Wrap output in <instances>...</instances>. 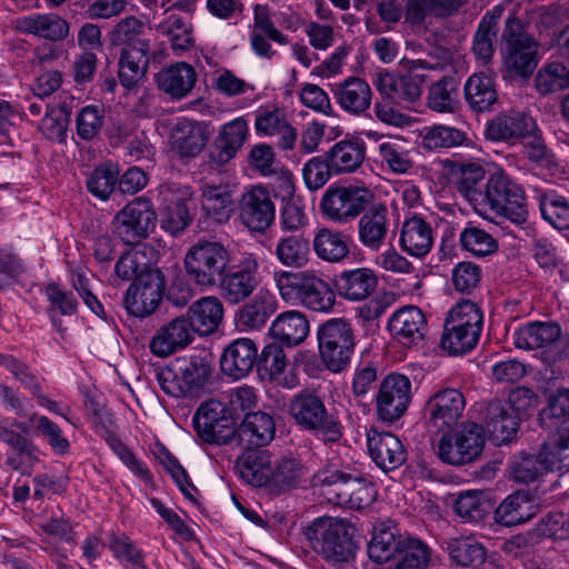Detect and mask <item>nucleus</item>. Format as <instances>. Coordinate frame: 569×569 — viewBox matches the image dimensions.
<instances>
[{
	"mask_svg": "<svg viewBox=\"0 0 569 569\" xmlns=\"http://www.w3.org/2000/svg\"><path fill=\"white\" fill-rule=\"evenodd\" d=\"M326 157L335 174L351 173L358 170L366 159V143L358 137H347L336 142L326 152Z\"/></svg>",
	"mask_w": 569,
	"mask_h": 569,
	"instance_id": "7c9ffc66",
	"label": "nucleus"
},
{
	"mask_svg": "<svg viewBox=\"0 0 569 569\" xmlns=\"http://www.w3.org/2000/svg\"><path fill=\"white\" fill-rule=\"evenodd\" d=\"M161 227L171 234L182 232L192 221L193 191L189 186L163 183L158 191Z\"/></svg>",
	"mask_w": 569,
	"mask_h": 569,
	"instance_id": "9b49d317",
	"label": "nucleus"
},
{
	"mask_svg": "<svg viewBox=\"0 0 569 569\" xmlns=\"http://www.w3.org/2000/svg\"><path fill=\"white\" fill-rule=\"evenodd\" d=\"M388 327L400 343L411 346L423 339L427 330V321L419 308L407 306L391 316Z\"/></svg>",
	"mask_w": 569,
	"mask_h": 569,
	"instance_id": "c756f323",
	"label": "nucleus"
},
{
	"mask_svg": "<svg viewBox=\"0 0 569 569\" xmlns=\"http://www.w3.org/2000/svg\"><path fill=\"white\" fill-rule=\"evenodd\" d=\"M535 87L543 96L569 88V69L559 62L548 64L537 72Z\"/></svg>",
	"mask_w": 569,
	"mask_h": 569,
	"instance_id": "338daca9",
	"label": "nucleus"
},
{
	"mask_svg": "<svg viewBox=\"0 0 569 569\" xmlns=\"http://www.w3.org/2000/svg\"><path fill=\"white\" fill-rule=\"evenodd\" d=\"M164 289L166 279L160 269H143L128 287L123 297V306L131 316L146 318L158 308Z\"/></svg>",
	"mask_w": 569,
	"mask_h": 569,
	"instance_id": "ddd939ff",
	"label": "nucleus"
},
{
	"mask_svg": "<svg viewBox=\"0 0 569 569\" xmlns=\"http://www.w3.org/2000/svg\"><path fill=\"white\" fill-rule=\"evenodd\" d=\"M277 301L269 292L260 291L237 313V322L246 329H260L274 313Z\"/></svg>",
	"mask_w": 569,
	"mask_h": 569,
	"instance_id": "de8ad7c7",
	"label": "nucleus"
},
{
	"mask_svg": "<svg viewBox=\"0 0 569 569\" xmlns=\"http://www.w3.org/2000/svg\"><path fill=\"white\" fill-rule=\"evenodd\" d=\"M340 297L349 301L369 298L378 286V278L370 268H356L342 271L336 280Z\"/></svg>",
	"mask_w": 569,
	"mask_h": 569,
	"instance_id": "2f4dec72",
	"label": "nucleus"
},
{
	"mask_svg": "<svg viewBox=\"0 0 569 569\" xmlns=\"http://www.w3.org/2000/svg\"><path fill=\"white\" fill-rule=\"evenodd\" d=\"M485 170L478 163L461 166L456 179V189L473 204H482Z\"/></svg>",
	"mask_w": 569,
	"mask_h": 569,
	"instance_id": "13d9d810",
	"label": "nucleus"
},
{
	"mask_svg": "<svg viewBox=\"0 0 569 569\" xmlns=\"http://www.w3.org/2000/svg\"><path fill=\"white\" fill-rule=\"evenodd\" d=\"M367 446L371 459L383 471L395 470L406 461L403 445L391 432L370 429L367 433Z\"/></svg>",
	"mask_w": 569,
	"mask_h": 569,
	"instance_id": "b1692460",
	"label": "nucleus"
},
{
	"mask_svg": "<svg viewBox=\"0 0 569 569\" xmlns=\"http://www.w3.org/2000/svg\"><path fill=\"white\" fill-rule=\"evenodd\" d=\"M465 407L466 400L459 390L448 388L438 391L426 405L428 423L437 431L451 428L462 416Z\"/></svg>",
	"mask_w": 569,
	"mask_h": 569,
	"instance_id": "412c9836",
	"label": "nucleus"
},
{
	"mask_svg": "<svg viewBox=\"0 0 569 569\" xmlns=\"http://www.w3.org/2000/svg\"><path fill=\"white\" fill-rule=\"evenodd\" d=\"M430 549L413 538L403 539L388 569H428Z\"/></svg>",
	"mask_w": 569,
	"mask_h": 569,
	"instance_id": "5fc2aeb1",
	"label": "nucleus"
},
{
	"mask_svg": "<svg viewBox=\"0 0 569 569\" xmlns=\"http://www.w3.org/2000/svg\"><path fill=\"white\" fill-rule=\"evenodd\" d=\"M433 230L420 217L406 219L400 232V247L408 254L417 258L425 257L432 248Z\"/></svg>",
	"mask_w": 569,
	"mask_h": 569,
	"instance_id": "f704fd0d",
	"label": "nucleus"
},
{
	"mask_svg": "<svg viewBox=\"0 0 569 569\" xmlns=\"http://www.w3.org/2000/svg\"><path fill=\"white\" fill-rule=\"evenodd\" d=\"M109 40L112 46L121 47V52L150 51V42L144 38V23L133 16L119 20L110 31Z\"/></svg>",
	"mask_w": 569,
	"mask_h": 569,
	"instance_id": "ea45409f",
	"label": "nucleus"
},
{
	"mask_svg": "<svg viewBox=\"0 0 569 569\" xmlns=\"http://www.w3.org/2000/svg\"><path fill=\"white\" fill-rule=\"evenodd\" d=\"M108 546L124 569H148L143 551L128 536L111 533Z\"/></svg>",
	"mask_w": 569,
	"mask_h": 569,
	"instance_id": "e2e57ef3",
	"label": "nucleus"
},
{
	"mask_svg": "<svg viewBox=\"0 0 569 569\" xmlns=\"http://www.w3.org/2000/svg\"><path fill=\"white\" fill-rule=\"evenodd\" d=\"M239 219L251 232L263 233L273 222L276 207L269 191L253 186L239 200Z\"/></svg>",
	"mask_w": 569,
	"mask_h": 569,
	"instance_id": "6ab92c4d",
	"label": "nucleus"
},
{
	"mask_svg": "<svg viewBox=\"0 0 569 569\" xmlns=\"http://www.w3.org/2000/svg\"><path fill=\"white\" fill-rule=\"evenodd\" d=\"M485 428L469 421L455 432L443 433L437 447V456L448 465L462 466L475 461L485 446Z\"/></svg>",
	"mask_w": 569,
	"mask_h": 569,
	"instance_id": "9d476101",
	"label": "nucleus"
},
{
	"mask_svg": "<svg viewBox=\"0 0 569 569\" xmlns=\"http://www.w3.org/2000/svg\"><path fill=\"white\" fill-rule=\"evenodd\" d=\"M465 100L476 112L489 110L497 101V91L492 79L485 73H475L463 87Z\"/></svg>",
	"mask_w": 569,
	"mask_h": 569,
	"instance_id": "3c124183",
	"label": "nucleus"
},
{
	"mask_svg": "<svg viewBox=\"0 0 569 569\" xmlns=\"http://www.w3.org/2000/svg\"><path fill=\"white\" fill-rule=\"evenodd\" d=\"M249 41L252 51L260 58L271 59L276 54L269 41L279 46L289 43V39L274 24L267 6L256 4L253 8V24Z\"/></svg>",
	"mask_w": 569,
	"mask_h": 569,
	"instance_id": "5701e85b",
	"label": "nucleus"
},
{
	"mask_svg": "<svg viewBox=\"0 0 569 569\" xmlns=\"http://www.w3.org/2000/svg\"><path fill=\"white\" fill-rule=\"evenodd\" d=\"M274 256L287 268H305L310 260L309 239L302 233L281 237L276 244Z\"/></svg>",
	"mask_w": 569,
	"mask_h": 569,
	"instance_id": "09e8293b",
	"label": "nucleus"
},
{
	"mask_svg": "<svg viewBox=\"0 0 569 569\" xmlns=\"http://www.w3.org/2000/svg\"><path fill=\"white\" fill-rule=\"evenodd\" d=\"M317 337L319 355L325 367L335 373L346 369L356 346L351 323L341 318L327 320L319 326Z\"/></svg>",
	"mask_w": 569,
	"mask_h": 569,
	"instance_id": "0eeeda50",
	"label": "nucleus"
},
{
	"mask_svg": "<svg viewBox=\"0 0 569 569\" xmlns=\"http://www.w3.org/2000/svg\"><path fill=\"white\" fill-rule=\"evenodd\" d=\"M201 211L214 222H227L233 211L232 194L228 186L204 184L201 188Z\"/></svg>",
	"mask_w": 569,
	"mask_h": 569,
	"instance_id": "37998d69",
	"label": "nucleus"
},
{
	"mask_svg": "<svg viewBox=\"0 0 569 569\" xmlns=\"http://www.w3.org/2000/svg\"><path fill=\"white\" fill-rule=\"evenodd\" d=\"M229 263V250L221 242L208 240H200L191 246L183 260L190 280L204 289L217 284Z\"/></svg>",
	"mask_w": 569,
	"mask_h": 569,
	"instance_id": "423d86ee",
	"label": "nucleus"
},
{
	"mask_svg": "<svg viewBox=\"0 0 569 569\" xmlns=\"http://www.w3.org/2000/svg\"><path fill=\"white\" fill-rule=\"evenodd\" d=\"M373 197L365 186H330L321 197L319 209L326 219L347 224L369 207Z\"/></svg>",
	"mask_w": 569,
	"mask_h": 569,
	"instance_id": "6e6552de",
	"label": "nucleus"
},
{
	"mask_svg": "<svg viewBox=\"0 0 569 569\" xmlns=\"http://www.w3.org/2000/svg\"><path fill=\"white\" fill-rule=\"evenodd\" d=\"M335 96L338 104L351 114H361L369 109L372 91L367 81L349 77L337 86Z\"/></svg>",
	"mask_w": 569,
	"mask_h": 569,
	"instance_id": "4c0bfd02",
	"label": "nucleus"
},
{
	"mask_svg": "<svg viewBox=\"0 0 569 569\" xmlns=\"http://www.w3.org/2000/svg\"><path fill=\"white\" fill-rule=\"evenodd\" d=\"M376 141L380 162L387 166L392 172L406 173L412 167L405 139L400 137L379 136Z\"/></svg>",
	"mask_w": 569,
	"mask_h": 569,
	"instance_id": "603ef678",
	"label": "nucleus"
},
{
	"mask_svg": "<svg viewBox=\"0 0 569 569\" xmlns=\"http://www.w3.org/2000/svg\"><path fill=\"white\" fill-rule=\"evenodd\" d=\"M194 331L186 315L178 316L161 326L149 342L150 351L158 357H168L192 342Z\"/></svg>",
	"mask_w": 569,
	"mask_h": 569,
	"instance_id": "4be33fe9",
	"label": "nucleus"
},
{
	"mask_svg": "<svg viewBox=\"0 0 569 569\" xmlns=\"http://www.w3.org/2000/svg\"><path fill=\"white\" fill-rule=\"evenodd\" d=\"M288 411L300 429L319 436L323 442H338L343 436L342 423L327 409L323 398L313 390L303 389L295 395Z\"/></svg>",
	"mask_w": 569,
	"mask_h": 569,
	"instance_id": "7ed1b4c3",
	"label": "nucleus"
},
{
	"mask_svg": "<svg viewBox=\"0 0 569 569\" xmlns=\"http://www.w3.org/2000/svg\"><path fill=\"white\" fill-rule=\"evenodd\" d=\"M446 550L453 563L461 567L480 566L486 559V548L475 537L460 536L446 542Z\"/></svg>",
	"mask_w": 569,
	"mask_h": 569,
	"instance_id": "864d4df0",
	"label": "nucleus"
},
{
	"mask_svg": "<svg viewBox=\"0 0 569 569\" xmlns=\"http://www.w3.org/2000/svg\"><path fill=\"white\" fill-rule=\"evenodd\" d=\"M218 281L220 296L228 303L244 301L260 283L257 257L251 253L243 256L238 264L227 268Z\"/></svg>",
	"mask_w": 569,
	"mask_h": 569,
	"instance_id": "f3484780",
	"label": "nucleus"
},
{
	"mask_svg": "<svg viewBox=\"0 0 569 569\" xmlns=\"http://www.w3.org/2000/svg\"><path fill=\"white\" fill-rule=\"evenodd\" d=\"M172 144L181 156L194 157L208 142V134L201 123L181 119L171 133Z\"/></svg>",
	"mask_w": 569,
	"mask_h": 569,
	"instance_id": "c03bdc74",
	"label": "nucleus"
},
{
	"mask_svg": "<svg viewBox=\"0 0 569 569\" xmlns=\"http://www.w3.org/2000/svg\"><path fill=\"white\" fill-rule=\"evenodd\" d=\"M258 348L253 340L239 338L228 345L221 357L220 367L224 375L241 379L257 365Z\"/></svg>",
	"mask_w": 569,
	"mask_h": 569,
	"instance_id": "bb28decb",
	"label": "nucleus"
},
{
	"mask_svg": "<svg viewBox=\"0 0 569 569\" xmlns=\"http://www.w3.org/2000/svg\"><path fill=\"white\" fill-rule=\"evenodd\" d=\"M411 400V382L398 373L388 375L380 383L376 396V411L381 421L392 423L407 411Z\"/></svg>",
	"mask_w": 569,
	"mask_h": 569,
	"instance_id": "a211bd4d",
	"label": "nucleus"
},
{
	"mask_svg": "<svg viewBox=\"0 0 569 569\" xmlns=\"http://www.w3.org/2000/svg\"><path fill=\"white\" fill-rule=\"evenodd\" d=\"M194 333L208 336L213 333L223 318V306L219 298L207 296L194 301L186 313Z\"/></svg>",
	"mask_w": 569,
	"mask_h": 569,
	"instance_id": "473e14b6",
	"label": "nucleus"
},
{
	"mask_svg": "<svg viewBox=\"0 0 569 569\" xmlns=\"http://www.w3.org/2000/svg\"><path fill=\"white\" fill-rule=\"evenodd\" d=\"M423 77L406 73L379 72L375 78L378 92L390 102L407 107L418 101L422 93Z\"/></svg>",
	"mask_w": 569,
	"mask_h": 569,
	"instance_id": "aec40b11",
	"label": "nucleus"
},
{
	"mask_svg": "<svg viewBox=\"0 0 569 569\" xmlns=\"http://www.w3.org/2000/svg\"><path fill=\"white\" fill-rule=\"evenodd\" d=\"M156 226V213L150 200L136 198L124 206L112 220V232L131 244L148 237Z\"/></svg>",
	"mask_w": 569,
	"mask_h": 569,
	"instance_id": "dca6fc26",
	"label": "nucleus"
},
{
	"mask_svg": "<svg viewBox=\"0 0 569 569\" xmlns=\"http://www.w3.org/2000/svg\"><path fill=\"white\" fill-rule=\"evenodd\" d=\"M483 315L480 307L462 300L452 307L446 318L441 348L449 355H462L472 350L479 341Z\"/></svg>",
	"mask_w": 569,
	"mask_h": 569,
	"instance_id": "39448f33",
	"label": "nucleus"
},
{
	"mask_svg": "<svg viewBox=\"0 0 569 569\" xmlns=\"http://www.w3.org/2000/svg\"><path fill=\"white\" fill-rule=\"evenodd\" d=\"M17 27L24 33H31L51 41H61L69 33V23L56 14H34L17 20Z\"/></svg>",
	"mask_w": 569,
	"mask_h": 569,
	"instance_id": "a18cd8bd",
	"label": "nucleus"
},
{
	"mask_svg": "<svg viewBox=\"0 0 569 569\" xmlns=\"http://www.w3.org/2000/svg\"><path fill=\"white\" fill-rule=\"evenodd\" d=\"M154 80L160 91L173 100H181L194 88L197 72L194 68L187 62H176L162 68L156 74Z\"/></svg>",
	"mask_w": 569,
	"mask_h": 569,
	"instance_id": "cd10ccee",
	"label": "nucleus"
},
{
	"mask_svg": "<svg viewBox=\"0 0 569 569\" xmlns=\"http://www.w3.org/2000/svg\"><path fill=\"white\" fill-rule=\"evenodd\" d=\"M358 240L367 249L379 251L388 233V209L381 203H370L357 223Z\"/></svg>",
	"mask_w": 569,
	"mask_h": 569,
	"instance_id": "393cba45",
	"label": "nucleus"
},
{
	"mask_svg": "<svg viewBox=\"0 0 569 569\" xmlns=\"http://www.w3.org/2000/svg\"><path fill=\"white\" fill-rule=\"evenodd\" d=\"M212 363L209 355L178 357L154 369L161 390L174 398L198 397L210 381Z\"/></svg>",
	"mask_w": 569,
	"mask_h": 569,
	"instance_id": "f257e3e1",
	"label": "nucleus"
},
{
	"mask_svg": "<svg viewBox=\"0 0 569 569\" xmlns=\"http://www.w3.org/2000/svg\"><path fill=\"white\" fill-rule=\"evenodd\" d=\"M247 138L248 122L242 117L223 124L210 152L211 162L217 166L229 162L242 148Z\"/></svg>",
	"mask_w": 569,
	"mask_h": 569,
	"instance_id": "c85d7f7f",
	"label": "nucleus"
},
{
	"mask_svg": "<svg viewBox=\"0 0 569 569\" xmlns=\"http://www.w3.org/2000/svg\"><path fill=\"white\" fill-rule=\"evenodd\" d=\"M236 469L248 483L262 487L272 477V462L267 450L249 448L237 459Z\"/></svg>",
	"mask_w": 569,
	"mask_h": 569,
	"instance_id": "c9c22d12",
	"label": "nucleus"
},
{
	"mask_svg": "<svg viewBox=\"0 0 569 569\" xmlns=\"http://www.w3.org/2000/svg\"><path fill=\"white\" fill-rule=\"evenodd\" d=\"M532 508L529 495L517 491L506 497L496 508L495 520L501 526H517L528 521L533 516Z\"/></svg>",
	"mask_w": 569,
	"mask_h": 569,
	"instance_id": "8fccbe9b",
	"label": "nucleus"
},
{
	"mask_svg": "<svg viewBox=\"0 0 569 569\" xmlns=\"http://www.w3.org/2000/svg\"><path fill=\"white\" fill-rule=\"evenodd\" d=\"M313 249L317 256L329 262H339L349 254L346 237L330 229H320L313 239Z\"/></svg>",
	"mask_w": 569,
	"mask_h": 569,
	"instance_id": "bf43d9fd",
	"label": "nucleus"
},
{
	"mask_svg": "<svg viewBox=\"0 0 569 569\" xmlns=\"http://www.w3.org/2000/svg\"><path fill=\"white\" fill-rule=\"evenodd\" d=\"M401 542L402 540L397 539L395 529L381 523L372 532L368 543V556L378 563L389 561L396 556Z\"/></svg>",
	"mask_w": 569,
	"mask_h": 569,
	"instance_id": "052dcab7",
	"label": "nucleus"
},
{
	"mask_svg": "<svg viewBox=\"0 0 569 569\" xmlns=\"http://www.w3.org/2000/svg\"><path fill=\"white\" fill-rule=\"evenodd\" d=\"M150 62V51L121 52L118 77L126 89L134 88L144 77Z\"/></svg>",
	"mask_w": 569,
	"mask_h": 569,
	"instance_id": "4d7b16f0",
	"label": "nucleus"
},
{
	"mask_svg": "<svg viewBox=\"0 0 569 569\" xmlns=\"http://www.w3.org/2000/svg\"><path fill=\"white\" fill-rule=\"evenodd\" d=\"M467 141L468 137L463 130L445 124L426 127L421 134V146L429 151L460 147Z\"/></svg>",
	"mask_w": 569,
	"mask_h": 569,
	"instance_id": "6e6d98bb",
	"label": "nucleus"
},
{
	"mask_svg": "<svg viewBox=\"0 0 569 569\" xmlns=\"http://www.w3.org/2000/svg\"><path fill=\"white\" fill-rule=\"evenodd\" d=\"M539 452L550 472L569 471V428L557 427L550 431Z\"/></svg>",
	"mask_w": 569,
	"mask_h": 569,
	"instance_id": "58836bf2",
	"label": "nucleus"
},
{
	"mask_svg": "<svg viewBox=\"0 0 569 569\" xmlns=\"http://www.w3.org/2000/svg\"><path fill=\"white\" fill-rule=\"evenodd\" d=\"M303 466L292 457H282L272 463L269 486L278 491H287L300 483Z\"/></svg>",
	"mask_w": 569,
	"mask_h": 569,
	"instance_id": "680f3d73",
	"label": "nucleus"
},
{
	"mask_svg": "<svg viewBox=\"0 0 569 569\" xmlns=\"http://www.w3.org/2000/svg\"><path fill=\"white\" fill-rule=\"evenodd\" d=\"M356 527L347 519L318 518L308 528L307 537L315 551L336 562L349 561L356 552Z\"/></svg>",
	"mask_w": 569,
	"mask_h": 569,
	"instance_id": "20e7f679",
	"label": "nucleus"
},
{
	"mask_svg": "<svg viewBox=\"0 0 569 569\" xmlns=\"http://www.w3.org/2000/svg\"><path fill=\"white\" fill-rule=\"evenodd\" d=\"M561 336V328L551 321H532L513 332V343L518 349H543L556 342Z\"/></svg>",
	"mask_w": 569,
	"mask_h": 569,
	"instance_id": "72a5a7b5",
	"label": "nucleus"
},
{
	"mask_svg": "<svg viewBox=\"0 0 569 569\" xmlns=\"http://www.w3.org/2000/svg\"><path fill=\"white\" fill-rule=\"evenodd\" d=\"M453 510L462 521L479 522L487 517L489 506L480 492L465 491L456 498Z\"/></svg>",
	"mask_w": 569,
	"mask_h": 569,
	"instance_id": "774afa93",
	"label": "nucleus"
},
{
	"mask_svg": "<svg viewBox=\"0 0 569 569\" xmlns=\"http://www.w3.org/2000/svg\"><path fill=\"white\" fill-rule=\"evenodd\" d=\"M320 481L322 495L336 505L361 509L375 500L373 486L363 478L333 471L325 475Z\"/></svg>",
	"mask_w": 569,
	"mask_h": 569,
	"instance_id": "4468645a",
	"label": "nucleus"
},
{
	"mask_svg": "<svg viewBox=\"0 0 569 569\" xmlns=\"http://www.w3.org/2000/svg\"><path fill=\"white\" fill-rule=\"evenodd\" d=\"M533 127V118L526 112L508 110L497 113L488 123L485 136L491 141L517 142Z\"/></svg>",
	"mask_w": 569,
	"mask_h": 569,
	"instance_id": "a878e982",
	"label": "nucleus"
},
{
	"mask_svg": "<svg viewBox=\"0 0 569 569\" xmlns=\"http://www.w3.org/2000/svg\"><path fill=\"white\" fill-rule=\"evenodd\" d=\"M157 31L167 36L172 50L180 54L193 46L191 27L179 16L171 14L157 26Z\"/></svg>",
	"mask_w": 569,
	"mask_h": 569,
	"instance_id": "0e129e2a",
	"label": "nucleus"
},
{
	"mask_svg": "<svg viewBox=\"0 0 569 569\" xmlns=\"http://www.w3.org/2000/svg\"><path fill=\"white\" fill-rule=\"evenodd\" d=\"M236 419L220 401L209 400L197 409L192 425L203 441L220 446L229 443L237 433Z\"/></svg>",
	"mask_w": 569,
	"mask_h": 569,
	"instance_id": "2eb2a0df",
	"label": "nucleus"
},
{
	"mask_svg": "<svg viewBox=\"0 0 569 569\" xmlns=\"http://www.w3.org/2000/svg\"><path fill=\"white\" fill-rule=\"evenodd\" d=\"M273 282L280 297L288 303L327 312L336 302V295L329 283L313 271H274Z\"/></svg>",
	"mask_w": 569,
	"mask_h": 569,
	"instance_id": "f03ea898",
	"label": "nucleus"
},
{
	"mask_svg": "<svg viewBox=\"0 0 569 569\" xmlns=\"http://www.w3.org/2000/svg\"><path fill=\"white\" fill-rule=\"evenodd\" d=\"M511 478L520 483L536 481L546 472H550L548 466L542 463L540 452L538 455H520L515 457L509 466Z\"/></svg>",
	"mask_w": 569,
	"mask_h": 569,
	"instance_id": "69168bd1",
	"label": "nucleus"
},
{
	"mask_svg": "<svg viewBox=\"0 0 569 569\" xmlns=\"http://www.w3.org/2000/svg\"><path fill=\"white\" fill-rule=\"evenodd\" d=\"M538 44L533 38L512 40L506 46L505 63L507 68L520 77L530 76L538 63Z\"/></svg>",
	"mask_w": 569,
	"mask_h": 569,
	"instance_id": "49530a36",
	"label": "nucleus"
},
{
	"mask_svg": "<svg viewBox=\"0 0 569 569\" xmlns=\"http://www.w3.org/2000/svg\"><path fill=\"white\" fill-rule=\"evenodd\" d=\"M460 78L456 74L442 76L430 84L427 94V106L438 113H453L459 109Z\"/></svg>",
	"mask_w": 569,
	"mask_h": 569,
	"instance_id": "a19ab883",
	"label": "nucleus"
},
{
	"mask_svg": "<svg viewBox=\"0 0 569 569\" xmlns=\"http://www.w3.org/2000/svg\"><path fill=\"white\" fill-rule=\"evenodd\" d=\"M237 435L249 448L267 446L274 437L273 418L262 411L247 412Z\"/></svg>",
	"mask_w": 569,
	"mask_h": 569,
	"instance_id": "e433bc0d",
	"label": "nucleus"
},
{
	"mask_svg": "<svg viewBox=\"0 0 569 569\" xmlns=\"http://www.w3.org/2000/svg\"><path fill=\"white\" fill-rule=\"evenodd\" d=\"M309 322L300 311L291 310L279 315L270 327L274 340L287 347L301 343L308 336Z\"/></svg>",
	"mask_w": 569,
	"mask_h": 569,
	"instance_id": "79ce46f5",
	"label": "nucleus"
},
{
	"mask_svg": "<svg viewBox=\"0 0 569 569\" xmlns=\"http://www.w3.org/2000/svg\"><path fill=\"white\" fill-rule=\"evenodd\" d=\"M482 204L516 224L523 223L528 217L522 189L503 172H496L487 180Z\"/></svg>",
	"mask_w": 569,
	"mask_h": 569,
	"instance_id": "1a4fd4ad",
	"label": "nucleus"
},
{
	"mask_svg": "<svg viewBox=\"0 0 569 569\" xmlns=\"http://www.w3.org/2000/svg\"><path fill=\"white\" fill-rule=\"evenodd\" d=\"M521 398L527 400L525 406H529L532 392L526 388H518L510 393V402L493 400L487 405L483 411L485 428L495 445L511 440L517 432L519 416L513 405Z\"/></svg>",
	"mask_w": 569,
	"mask_h": 569,
	"instance_id": "f8f14e48",
	"label": "nucleus"
}]
</instances>
